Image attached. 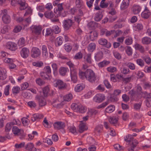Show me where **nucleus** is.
Wrapping results in <instances>:
<instances>
[{
  "label": "nucleus",
  "mask_w": 151,
  "mask_h": 151,
  "mask_svg": "<svg viewBox=\"0 0 151 151\" xmlns=\"http://www.w3.org/2000/svg\"><path fill=\"white\" fill-rule=\"evenodd\" d=\"M79 76L81 79H83L85 77L87 80L91 83L95 82L96 80V76L95 73L89 69H87L85 72L80 70Z\"/></svg>",
  "instance_id": "nucleus-1"
},
{
  "label": "nucleus",
  "mask_w": 151,
  "mask_h": 151,
  "mask_svg": "<svg viewBox=\"0 0 151 151\" xmlns=\"http://www.w3.org/2000/svg\"><path fill=\"white\" fill-rule=\"evenodd\" d=\"M124 140L128 143L129 147L128 148V151H134V149L138 143V142L134 139L133 136L130 134L126 135L124 138Z\"/></svg>",
  "instance_id": "nucleus-2"
},
{
  "label": "nucleus",
  "mask_w": 151,
  "mask_h": 151,
  "mask_svg": "<svg viewBox=\"0 0 151 151\" xmlns=\"http://www.w3.org/2000/svg\"><path fill=\"white\" fill-rule=\"evenodd\" d=\"M7 11V10L5 9L1 11V14H3L2 19L3 23L6 24H9L11 22L10 16L6 14Z\"/></svg>",
  "instance_id": "nucleus-3"
},
{
  "label": "nucleus",
  "mask_w": 151,
  "mask_h": 151,
  "mask_svg": "<svg viewBox=\"0 0 151 151\" xmlns=\"http://www.w3.org/2000/svg\"><path fill=\"white\" fill-rule=\"evenodd\" d=\"M12 131L13 134L15 136H21L20 138H24L25 136L23 130L19 129L16 126H14L12 129Z\"/></svg>",
  "instance_id": "nucleus-4"
},
{
  "label": "nucleus",
  "mask_w": 151,
  "mask_h": 151,
  "mask_svg": "<svg viewBox=\"0 0 151 151\" xmlns=\"http://www.w3.org/2000/svg\"><path fill=\"white\" fill-rule=\"evenodd\" d=\"M54 85L55 87H57L59 89H64L66 88V84L63 82L59 79L55 80L54 81Z\"/></svg>",
  "instance_id": "nucleus-5"
},
{
  "label": "nucleus",
  "mask_w": 151,
  "mask_h": 151,
  "mask_svg": "<svg viewBox=\"0 0 151 151\" xmlns=\"http://www.w3.org/2000/svg\"><path fill=\"white\" fill-rule=\"evenodd\" d=\"M63 4H59L57 6L58 8L56 9V10H54V13H55V17H58L60 15L63 17H65L66 14L64 15L61 14L63 10Z\"/></svg>",
  "instance_id": "nucleus-6"
},
{
  "label": "nucleus",
  "mask_w": 151,
  "mask_h": 151,
  "mask_svg": "<svg viewBox=\"0 0 151 151\" xmlns=\"http://www.w3.org/2000/svg\"><path fill=\"white\" fill-rule=\"evenodd\" d=\"M105 96L104 95L98 93L96 94L93 98V101L97 103H101L105 99Z\"/></svg>",
  "instance_id": "nucleus-7"
},
{
  "label": "nucleus",
  "mask_w": 151,
  "mask_h": 151,
  "mask_svg": "<svg viewBox=\"0 0 151 151\" xmlns=\"http://www.w3.org/2000/svg\"><path fill=\"white\" fill-rule=\"evenodd\" d=\"M35 99L38 103L40 106H43L46 104V100L42 96L37 95L35 97Z\"/></svg>",
  "instance_id": "nucleus-8"
},
{
  "label": "nucleus",
  "mask_w": 151,
  "mask_h": 151,
  "mask_svg": "<svg viewBox=\"0 0 151 151\" xmlns=\"http://www.w3.org/2000/svg\"><path fill=\"white\" fill-rule=\"evenodd\" d=\"M40 54V50L36 47H33L31 51V55L32 57L35 58L38 57Z\"/></svg>",
  "instance_id": "nucleus-9"
},
{
  "label": "nucleus",
  "mask_w": 151,
  "mask_h": 151,
  "mask_svg": "<svg viewBox=\"0 0 151 151\" xmlns=\"http://www.w3.org/2000/svg\"><path fill=\"white\" fill-rule=\"evenodd\" d=\"M6 48L12 51L15 50L17 48V45L14 43L9 42L6 44Z\"/></svg>",
  "instance_id": "nucleus-10"
},
{
  "label": "nucleus",
  "mask_w": 151,
  "mask_h": 151,
  "mask_svg": "<svg viewBox=\"0 0 151 151\" xmlns=\"http://www.w3.org/2000/svg\"><path fill=\"white\" fill-rule=\"evenodd\" d=\"M151 15V13L148 8L146 6L144 11L141 14V17L145 19L148 18Z\"/></svg>",
  "instance_id": "nucleus-11"
},
{
  "label": "nucleus",
  "mask_w": 151,
  "mask_h": 151,
  "mask_svg": "<svg viewBox=\"0 0 151 151\" xmlns=\"http://www.w3.org/2000/svg\"><path fill=\"white\" fill-rule=\"evenodd\" d=\"M70 74L71 80L74 83H76L77 81V73L76 70L75 69H71Z\"/></svg>",
  "instance_id": "nucleus-12"
},
{
  "label": "nucleus",
  "mask_w": 151,
  "mask_h": 151,
  "mask_svg": "<svg viewBox=\"0 0 151 151\" xmlns=\"http://www.w3.org/2000/svg\"><path fill=\"white\" fill-rule=\"evenodd\" d=\"M54 126L55 128L57 129H63L65 127V124L61 122H56L54 123Z\"/></svg>",
  "instance_id": "nucleus-13"
},
{
  "label": "nucleus",
  "mask_w": 151,
  "mask_h": 151,
  "mask_svg": "<svg viewBox=\"0 0 151 151\" xmlns=\"http://www.w3.org/2000/svg\"><path fill=\"white\" fill-rule=\"evenodd\" d=\"M72 20L68 19L65 20L63 22L64 27L66 30H68L72 26L73 24Z\"/></svg>",
  "instance_id": "nucleus-14"
},
{
  "label": "nucleus",
  "mask_w": 151,
  "mask_h": 151,
  "mask_svg": "<svg viewBox=\"0 0 151 151\" xmlns=\"http://www.w3.org/2000/svg\"><path fill=\"white\" fill-rule=\"evenodd\" d=\"M21 56L24 58H26L28 57L29 53V49L26 47L23 48L20 52Z\"/></svg>",
  "instance_id": "nucleus-15"
},
{
  "label": "nucleus",
  "mask_w": 151,
  "mask_h": 151,
  "mask_svg": "<svg viewBox=\"0 0 151 151\" xmlns=\"http://www.w3.org/2000/svg\"><path fill=\"white\" fill-rule=\"evenodd\" d=\"M17 3L19 5V9L21 10L26 9L27 6L24 0H18L17 1Z\"/></svg>",
  "instance_id": "nucleus-16"
},
{
  "label": "nucleus",
  "mask_w": 151,
  "mask_h": 151,
  "mask_svg": "<svg viewBox=\"0 0 151 151\" xmlns=\"http://www.w3.org/2000/svg\"><path fill=\"white\" fill-rule=\"evenodd\" d=\"M132 9L133 13L134 14H137L139 13L141 8L139 5H134L133 6Z\"/></svg>",
  "instance_id": "nucleus-17"
},
{
  "label": "nucleus",
  "mask_w": 151,
  "mask_h": 151,
  "mask_svg": "<svg viewBox=\"0 0 151 151\" xmlns=\"http://www.w3.org/2000/svg\"><path fill=\"white\" fill-rule=\"evenodd\" d=\"M44 117V116L42 114H34L32 117H31V120L33 122H35L41 119Z\"/></svg>",
  "instance_id": "nucleus-18"
},
{
  "label": "nucleus",
  "mask_w": 151,
  "mask_h": 151,
  "mask_svg": "<svg viewBox=\"0 0 151 151\" xmlns=\"http://www.w3.org/2000/svg\"><path fill=\"white\" fill-rule=\"evenodd\" d=\"M6 73L5 69L0 68V80H4L6 78Z\"/></svg>",
  "instance_id": "nucleus-19"
},
{
  "label": "nucleus",
  "mask_w": 151,
  "mask_h": 151,
  "mask_svg": "<svg viewBox=\"0 0 151 151\" xmlns=\"http://www.w3.org/2000/svg\"><path fill=\"white\" fill-rule=\"evenodd\" d=\"M129 0H124L122 2L120 6V9L124 10L127 9L129 6Z\"/></svg>",
  "instance_id": "nucleus-20"
},
{
  "label": "nucleus",
  "mask_w": 151,
  "mask_h": 151,
  "mask_svg": "<svg viewBox=\"0 0 151 151\" xmlns=\"http://www.w3.org/2000/svg\"><path fill=\"white\" fill-rule=\"evenodd\" d=\"M52 29L50 28L44 29L42 31V34L45 37L50 36L52 35Z\"/></svg>",
  "instance_id": "nucleus-21"
},
{
  "label": "nucleus",
  "mask_w": 151,
  "mask_h": 151,
  "mask_svg": "<svg viewBox=\"0 0 151 151\" xmlns=\"http://www.w3.org/2000/svg\"><path fill=\"white\" fill-rule=\"evenodd\" d=\"M26 149L29 151H37L36 148L34 147V145L33 143H29L25 146Z\"/></svg>",
  "instance_id": "nucleus-22"
},
{
  "label": "nucleus",
  "mask_w": 151,
  "mask_h": 151,
  "mask_svg": "<svg viewBox=\"0 0 151 151\" xmlns=\"http://www.w3.org/2000/svg\"><path fill=\"white\" fill-rule=\"evenodd\" d=\"M103 57V54L101 51L97 52L95 55L94 58L96 61H99L102 59Z\"/></svg>",
  "instance_id": "nucleus-23"
},
{
  "label": "nucleus",
  "mask_w": 151,
  "mask_h": 151,
  "mask_svg": "<svg viewBox=\"0 0 151 151\" xmlns=\"http://www.w3.org/2000/svg\"><path fill=\"white\" fill-rule=\"evenodd\" d=\"M87 129L88 127L86 124L82 123V121H81V123L79 126V132L81 133H82Z\"/></svg>",
  "instance_id": "nucleus-24"
},
{
  "label": "nucleus",
  "mask_w": 151,
  "mask_h": 151,
  "mask_svg": "<svg viewBox=\"0 0 151 151\" xmlns=\"http://www.w3.org/2000/svg\"><path fill=\"white\" fill-rule=\"evenodd\" d=\"M96 45L94 43H91L88 47V51L90 52H93L96 49Z\"/></svg>",
  "instance_id": "nucleus-25"
},
{
  "label": "nucleus",
  "mask_w": 151,
  "mask_h": 151,
  "mask_svg": "<svg viewBox=\"0 0 151 151\" xmlns=\"http://www.w3.org/2000/svg\"><path fill=\"white\" fill-rule=\"evenodd\" d=\"M40 76L44 79L50 80L51 78V76L49 74L45 72H41L40 73Z\"/></svg>",
  "instance_id": "nucleus-26"
},
{
  "label": "nucleus",
  "mask_w": 151,
  "mask_h": 151,
  "mask_svg": "<svg viewBox=\"0 0 151 151\" xmlns=\"http://www.w3.org/2000/svg\"><path fill=\"white\" fill-rule=\"evenodd\" d=\"M42 29V27L41 26H35L34 27L33 31L36 34L39 35L41 33Z\"/></svg>",
  "instance_id": "nucleus-27"
},
{
  "label": "nucleus",
  "mask_w": 151,
  "mask_h": 151,
  "mask_svg": "<svg viewBox=\"0 0 151 151\" xmlns=\"http://www.w3.org/2000/svg\"><path fill=\"white\" fill-rule=\"evenodd\" d=\"M68 71V68L63 67H61L59 70L60 74L62 76H65Z\"/></svg>",
  "instance_id": "nucleus-28"
},
{
  "label": "nucleus",
  "mask_w": 151,
  "mask_h": 151,
  "mask_svg": "<svg viewBox=\"0 0 151 151\" xmlns=\"http://www.w3.org/2000/svg\"><path fill=\"white\" fill-rule=\"evenodd\" d=\"M134 48L136 50H138L141 53H143L145 52V50L144 47L139 44L137 43L134 45Z\"/></svg>",
  "instance_id": "nucleus-29"
},
{
  "label": "nucleus",
  "mask_w": 151,
  "mask_h": 151,
  "mask_svg": "<svg viewBox=\"0 0 151 151\" xmlns=\"http://www.w3.org/2000/svg\"><path fill=\"white\" fill-rule=\"evenodd\" d=\"M142 42L143 44L148 45L151 43V39L147 37H145L142 39Z\"/></svg>",
  "instance_id": "nucleus-30"
},
{
  "label": "nucleus",
  "mask_w": 151,
  "mask_h": 151,
  "mask_svg": "<svg viewBox=\"0 0 151 151\" xmlns=\"http://www.w3.org/2000/svg\"><path fill=\"white\" fill-rule=\"evenodd\" d=\"M98 36L97 32L96 31H92L90 32L89 37L92 40H94Z\"/></svg>",
  "instance_id": "nucleus-31"
},
{
  "label": "nucleus",
  "mask_w": 151,
  "mask_h": 151,
  "mask_svg": "<svg viewBox=\"0 0 151 151\" xmlns=\"http://www.w3.org/2000/svg\"><path fill=\"white\" fill-rule=\"evenodd\" d=\"M85 86L84 85L79 84L75 87L74 90L76 92H79L83 90Z\"/></svg>",
  "instance_id": "nucleus-32"
},
{
  "label": "nucleus",
  "mask_w": 151,
  "mask_h": 151,
  "mask_svg": "<svg viewBox=\"0 0 151 151\" xmlns=\"http://www.w3.org/2000/svg\"><path fill=\"white\" fill-rule=\"evenodd\" d=\"M85 62L89 64H91L92 63L91 58V54H88L84 57Z\"/></svg>",
  "instance_id": "nucleus-33"
},
{
  "label": "nucleus",
  "mask_w": 151,
  "mask_h": 151,
  "mask_svg": "<svg viewBox=\"0 0 151 151\" xmlns=\"http://www.w3.org/2000/svg\"><path fill=\"white\" fill-rule=\"evenodd\" d=\"M103 15L101 12H99L96 13L94 17L95 20L97 22L100 21L102 18Z\"/></svg>",
  "instance_id": "nucleus-34"
},
{
  "label": "nucleus",
  "mask_w": 151,
  "mask_h": 151,
  "mask_svg": "<svg viewBox=\"0 0 151 151\" xmlns=\"http://www.w3.org/2000/svg\"><path fill=\"white\" fill-rule=\"evenodd\" d=\"M55 14H53L52 11H46L44 13L45 16L47 18L51 19L52 18Z\"/></svg>",
  "instance_id": "nucleus-35"
},
{
  "label": "nucleus",
  "mask_w": 151,
  "mask_h": 151,
  "mask_svg": "<svg viewBox=\"0 0 151 151\" xmlns=\"http://www.w3.org/2000/svg\"><path fill=\"white\" fill-rule=\"evenodd\" d=\"M142 104V101H141L139 103H134V109L136 111H139L141 107Z\"/></svg>",
  "instance_id": "nucleus-36"
},
{
  "label": "nucleus",
  "mask_w": 151,
  "mask_h": 151,
  "mask_svg": "<svg viewBox=\"0 0 151 151\" xmlns=\"http://www.w3.org/2000/svg\"><path fill=\"white\" fill-rule=\"evenodd\" d=\"M63 42V38L61 37H57L55 41V45L58 46L61 45Z\"/></svg>",
  "instance_id": "nucleus-37"
},
{
  "label": "nucleus",
  "mask_w": 151,
  "mask_h": 151,
  "mask_svg": "<svg viewBox=\"0 0 151 151\" xmlns=\"http://www.w3.org/2000/svg\"><path fill=\"white\" fill-rule=\"evenodd\" d=\"M88 26L91 29H94L97 27V24L94 22H91L88 23Z\"/></svg>",
  "instance_id": "nucleus-38"
},
{
  "label": "nucleus",
  "mask_w": 151,
  "mask_h": 151,
  "mask_svg": "<svg viewBox=\"0 0 151 151\" xmlns=\"http://www.w3.org/2000/svg\"><path fill=\"white\" fill-rule=\"evenodd\" d=\"M109 63V61L104 60L99 63L98 65L99 68H102L108 65Z\"/></svg>",
  "instance_id": "nucleus-39"
},
{
  "label": "nucleus",
  "mask_w": 151,
  "mask_h": 151,
  "mask_svg": "<svg viewBox=\"0 0 151 151\" xmlns=\"http://www.w3.org/2000/svg\"><path fill=\"white\" fill-rule=\"evenodd\" d=\"M115 106L114 105H110L108 106L105 109V111L108 113H111L115 110Z\"/></svg>",
  "instance_id": "nucleus-40"
},
{
  "label": "nucleus",
  "mask_w": 151,
  "mask_h": 151,
  "mask_svg": "<svg viewBox=\"0 0 151 151\" xmlns=\"http://www.w3.org/2000/svg\"><path fill=\"white\" fill-rule=\"evenodd\" d=\"M35 81L36 83L40 86H43L45 83V82L40 78H37Z\"/></svg>",
  "instance_id": "nucleus-41"
},
{
  "label": "nucleus",
  "mask_w": 151,
  "mask_h": 151,
  "mask_svg": "<svg viewBox=\"0 0 151 151\" xmlns=\"http://www.w3.org/2000/svg\"><path fill=\"white\" fill-rule=\"evenodd\" d=\"M73 98V95L71 93H68L63 96L64 100L69 101Z\"/></svg>",
  "instance_id": "nucleus-42"
},
{
  "label": "nucleus",
  "mask_w": 151,
  "mask_h": 151,
  "mask_svg": "<svg viewBox=\"0 0 151 151\" xmlns=\"http://www.w3.org/2000/svg\"><path fill=\"white\" fill-rule=\"evenodd\" d=\"M116 31L115 30H111L110 31H107L106 33V37H109L112 34L115 33V34L114 35V37H116L119 36V34L118 33L116 32Z\"/></svg>",
  "instance_id": "nucleus-43"
},
{
  "label": "nucleus",
  "mask_w": 151,
  "mask_h": 151,
  "mask_svg": "<svg viewBox=\"0 0 151 151\" xmlns=\"http://www.w3.org/2000/svg\"><path fill=\"white\" fill-rule=\"evenodd\" d=\"M118 120V118L117 117L113 116L109 118V121L111 124H114L117 123Z\"/></svg>",
  "instance_id": "nucleus-44"
},
{
  "label": "nucleus",
  "mask_w": 151,
  "mask_h": 151,
  "mask_svg": "<svg viewBox=\"0 0 151 151\" xmlns=\"http://www.w3.org/2000/svg\"><path fill=\"white\" fill-rule=\"evenodd\" d=\"M43 95L45 97L47 96L49 93L50 89L48 86H47L43 88Z\"/></svg>",
  "instance_id": "nucleus-45"
},
{
  "label": "nucleus",
  "mask_w": 151,
  "mask_h": 151,
  "mask_svg": "<svg viewBox=\"0 0 151 151\" xmlns=\"http://www.w3.org/2000/svg\"><path fill=\"white\" fill-rule=\"evenodd\" d=\"M143 97L146 99H151V93H148L146 91L143 93Z\"/></svg>",
  "instance_id": "nucleus-46"
},
{
  "label": "nucleus",
  "mask_w": 151,
  "mask_h": 151,
  "mask_svg": "<svg viewBox=\"0 0 151 151\" xmlns=\"http://www.w3.org/2000/svg\"><path fill=\"white\" fill-rule=\"evenodd\" d=\"M80 104L73 103L71 105V108L75 111H78V109Z\"/></svg>",
  "instance_id": "nucleus-47"
},
{
  "label": "nucleus",
  "mask_w": 151,
  "mask_h": 151,
  "mask_svg": "<svg viewBox=\"0 0 151 151\" xmlns=\"http://www.w3.org/2000/svg\"><path fill=\"white\" fill-rule=\"evenodd\" d=\"M78 110V111L81 113H83L86 111V108L85 106H84L80 104Z\"/></svg>",
  "instance_id": "nucleus-48"
},
{
  "label": "nucleus",
  "mask_w": 151,
  "mask_h": 151,
  "mask_svg": "<svg viewBox=\"0 0 151 151\" xmlns=\"http://www.w3.org/2000/svg\"><path fill=\"white\" fill-rule=\"evenodd\" d=\"M113 55L115 58L118 60H120L121 58V54L117 51H114L113 52Z\"/></svg>",
  "instance_id": "nucleus-49"
},
{
  "label": "nucleus",
  "mask_w": 151,
  "mask_h": 151,
  "mask_svg": "<svg viewBox=\"0 0 151 151\" xmlns=\"http://www.w3.org/2000/svg\"><path fill=\"white\" fill-rule=\"evenodd\" d=\"M52 29L56 34L59 33L60 32V29L57 25H55L52 27Z\"/></svg>",
  "instance_id": "nucleus-50"
},
{
  "label": "nucleus",
  "mask_w": 151,
  "mask_h": 151,
  "mask_svg": "<svg viewBox=\"0 0 151 151\" xmlns=\"http://www.w3.org/2000/svg\"><path fill=\"white\" fill-rule=\"evenodd\" d=\"M134 29L136 31H138L142 30L143 28L142 25L140 23L137 24L134 27Z\"/></svg>",
  "instance_id": "nucleus-51"
},
{
  "label": "nucleus",
  "mask_w": 151,
  "mask_h": 151,
  "mask_svg": "<svg viewBox=\"0 0 151 151\" xmlns=\"http://www.w3.org/2000/svg\"><path fill=\"white\" fill-rule=\"evenodd\" d=\"M105 0H102L100 3V6L103 8H107L109 5L108 3L105 2Z\"/></svg>",
  "instance_id": "nucleus-52"
},
{
  "label": "nucleus",
  "mask_w": 151,
  "mask_h": 151,
  "mask_svg": "<svg viewBox=\"0 0 151 151\" xmlns=\"http://www.w3.org/2000/svg\"><path fill=\"white\" fill-rule=\"evenodd\" d=\"M132 43V40L131 37H127L125 41V43L127 45H130Z\"/></svg>",
  "instance_id": "nucleus-53"
},
{
  "label": "nucleus",
  "mask_w": 151,
  "mask_h": 151,
  "mask_svg": "<svg viewBox=\"0 0 151 151\" xmlns=\"http://www.w3.org/2000/svg\"><path fill=\"white\" fill-rule=\"evenodd\" d=\"M121 72L124 74H127L129 73L130 70L128 68L124 67L121 68Z\"/></svg>",
  "instance_id": "nucleus-54"
},
{
  "label": "nucleus",
  "mask_w": 151,
  "mask_h": 151,
  "mask_svg": "<svg viewBox=\"0 0 151 151\" xmlns=\"http://www.w3.org/2000/svg\"><path fill=\"white\" fill-rule=\"evenodd\" d=\"M31 22V18L28 17L25 20H24L23 22V25L24 26H27Z\"/></svg>",
  "instance_id": "nucleus-55"
},
{
  "label": "nucleus",
  "mask_w": 151,
  "mask_h": 151,
  "mask_svg": "<svg viewBox=\"0 0 151 151\" xmlns=\"http://www.w3.org/2000/svg\"><path fill=\"white\" fill-rule=\"evenodd\" d=\"M99 43L101 45H104L107 43V40L105 39H101L98 41Z\"/></svg>",
  "instance_id": "nucleus-56"
},
{
  "label": "nucleus",
  "mask_w": 151,
  "mask_h": 151,
  "mask_svg": "<svg viewBox=\"0 0 151 151\" xmlns=\"http://www.w3.org/2000/svg\"><path fill=\"white\" fill-rule=\"evenodd\" d=\"M20 88L18 86H16L14 87L12 89V93L14 94H17L19 92Z\"/></svg>",
  "instance_id": "nucleus-57"
},
{
  "label": "nucleus",
  "mask_w": 151,
  "mask_h": 151,
  "mask_svg": "<svg viewBox=\"0 0 151 151\" xmlns=\"http://www.w3.org/2000/svg\"><path fill=\"white\" fill-rule=\"evenodd\" d=\"M125 51L127 54L129 56L132 54V49L130 46L127 47V48L125 50Z\"/></svg>",
  "instance_id": "nucleus-58"
},
{
  "label": "nucleus",
  "mask_w": 151,
  "mask_h": 151,
  "mask_svg": "<svg viewBox=\"0 0 151 151\" xmlns=\"http://www.w3.org/2000/svg\"><path fill=\"white\" fill-rule=\"evenodd\" d=\"M114 146L115 149L118 150H123L125 148L124 147H122L118 144H115Z\"/></svg>",
  "instance_id": "nucleus-59"
},
{
  "label": "nucleus",
  "mask_w": 151,
  "mask_h": 151,
  "mask_svg": "<svg viewBox=\"0 0 151 151\" xmlns=\"http://www.w3.org/2000/svg\"><path fill=\"white\" fill-rule=\"evenodd\" d=\"M107 70L111 73H113L116 71V68L113 66H110L107 68Z\"/></svg>",
  "instance_id": "nucleus-60"
},
{
  "label": "nucleus",
  "mask_w": 151,
  "mask_h": 151,
  "mask_svg": "<svg viewBox=\"0 0 151 151\" xmlns=\"http://www.w3.org/2000/svg\"><path fill=\"white\" fill-rule=\"evenodd\" d=\"M25 44V40L23 37L20 38L18 41V45L19 46H23Z\"/></svg>",
  "instance_id": "nucleus-61"
},
{
  "label": "nucleus",
  "mask_w": 151,
  "mask_h": 151,
  "mask_svg": "<svg viewBox=\"0 0 151 151\" xmlns=\"http://www.w3.org/2000/svg\"><path fill=\"white\" fill-rule=\"evenodd\" d=\"M10 86L9 85H7L5 87V88L4 93L6 96H8L9 95V88Z\"/></svg>",
  "instance_id": "nucleus-62"
},
{
  "label": "nucleus",
  "mask_w": 151,
  "mask_h": 151,
  "mask_svg": "<svg viewBox=\"0 0 151 151\" xmlns=\"http://www.w3.org/2000/svg\"><path fill=\"white\" fill-rule=\"evenodd\" d=\"M25 145L24 142H22L20 144H16L14 147L16 149H20L23 147Z\"/></svg>",
  "instance_id": "nucleus-63"
},
{
  "label": "nucleus",
  "mask_w": 151,
  "mask_h": 151,
  "mask_svg": "<svg viewBox=\"0 0 151 151\" xmlns=\"http://www.w3.org/2000/svg\"><path fill=\"white\" fill-rule=\"evenodd\" d=\"M28 105L31 108H35L36 106V104L33 101H29L28 102Z\"/></svg>",
  "instance_id": "nucleus-64"
}]
</instances>
